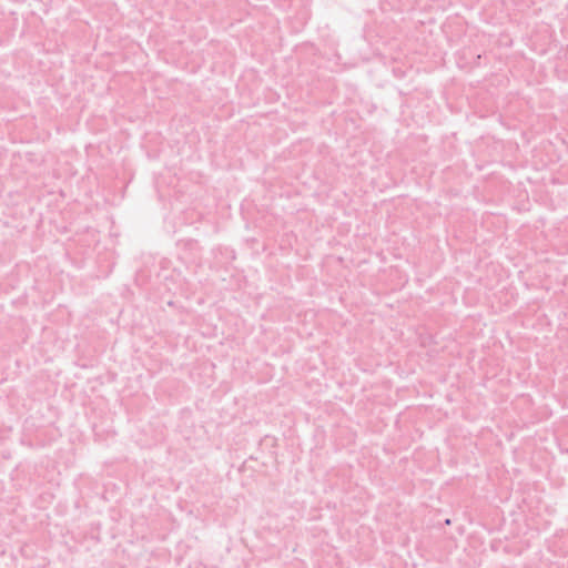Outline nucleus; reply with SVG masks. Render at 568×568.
Here are the masks:
<instances>
[{"instance_id": "obj_1", "label": "nucleus", "mask_w": 568, "mask_h": 568, "mask_svg": "<svg viewBox=\"0 0 568 568\" xmlns=\"http://www.w3.org/2000/svg\"><path fill=\"white\" fill-rule=\"evenodd\" d=\"M216 263L223 266L231 264L235 257V251L230 246L219 245L212 250Z\"/></svg>"}]
</instances>
